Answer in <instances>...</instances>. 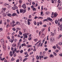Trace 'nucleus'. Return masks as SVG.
Wrapping results in <instances>:
<instances>
[{
    "label": "nucleus",
    "mask_w": 62,
    "mask_h": 62,
    "mask_svg": "<svg viewBox=\"0 0 62 62\" xmlns=\"http://www.w3.org/2000/svg\"><path fill=\"white\" fill-rule=\"evenodd\" d=\"M55 40V39H54V38L53 37H51L50 38V40L51 42H53Z\"/></svg>",
    "instance_id": "obj_1"
},
{
    "label": "nucleus",
    "mask_w": 62,
    "mask_h": 62,
    "mask_svg": "<svg viewBox=\"0 0 62 62\" xmlns=\"http://www.w3.org/2000/svg\"><path fill=\"white\" fill-rule=\"evenodd\" d=\"M0 41L2 43V45H4V39H1L0 40Z\"/></svg>",
    "instance_id": "obj_2"
},
{
    "label": "nucleus",
    "mask_w": 62,
    "mask_h": 62,
    "mask_svg": "<svg viewBox=\"0 0 62 62\" xmlns=\"http://www.w3.org/2000/svg\"><path fill=\"white\" fill-rule=\"evenodd\" d=\"M29 34L28 33V34H24L23 35V36L25 38H27V35H28Z\"/></svg>",
    "instance_id": "obj_3"
},
{
    "label": "nucleus",
    "mask_w": 62,
    "mask_h": 62,
    "mask_svg": "<svg viewBox=\"0 0 62 62\" xmlns=\"http://www.w3.org/2000/svg\"><path fill=\"white\" fill-rule=\"evenodd\" d=\"M47 20H49V21H51V22H52V21H53V20H52V19L50 18L49 17H48L47 18Z\"/></svg>",
    "instance_id": "obj_4"
},
{
    "label": "nucleus",
    "mask_w": 62,
    "mask_h": 62,
    "mask_svg": "<svg viewBox=\"0 0 62 62\" xmlns=\"http://www.w3.org/2000/svg\"><path fill=\"white\" fill-rule=\"evenodd\" d=\"M21 30V28H19V27H18L17 28H16V32H17L19 30Z\"/></svg>",
    "instance_id": "obj_5"
},
{
    "label": "nucleus",
    "mask_w": 62,
    "mask_h": 62,
    "mask_svg": "<svg viewBox=\"0 0 62 62\" xmlns=\"http://www.w3.org/2000/svg\"><path fill=\"white\" fill-rule=\"evenodd\" d=\"M56 13H55L54 14V17H56L58 15Z\"/></svg>",
    "instance_id": "obj_6"
},
{
    "label": "nucleus",
    "mask_w": 62,
    "mask_h": 62,
    "mask_svg": "<svg viewBox=\"0 0 62 62\" xmlns=\"http://www.w3.org/2000/svg\"><path fill=\"white\" fill-rule=\"evenodd\" d=\"M11 50L13 51L12 54H13L14 53V48H11Z\"/></svg>",
    "instance_id": "obj_7"
},
{
    "label": "nucleus",
    "mask_w": 62,
    "mask_h": 62,
    "mask_svg": "<svg viewBox=\"0 0 62 62\" xmlns=\"http://www.w3.org/2000/svg\"><path fill=\"white\" fill-rule=\"evenodd\" d=\"M13 47H14L16 48V44H15L12 45Z\"/></svg>",
    "instance_id": "obj_8"
},
{
    "label": "nucleus",
    "mask_w": 62,
    "mask_h": 62,
    "mask_svg": "<svg viewBox=\"0 0 62 62\" xmlns=\"http://www.w3.org/2000/svg\"><path fill=\"white\" fill-rule=\"evenodd\" d=\"M23 8L24 9H25L26 8V5L25 4H23Z\"/></svg>",
    "instance_id": "obj_9"
},
{
    "label": "nucleus",
    "mask_w": 62,
    "mask_h": 62,
    "mask_svg": "<svg viewBox=\"0 0 62 62\" xmlns=\"http://www.w3.org/2000/svg\"><path fill=\"white\" fill-rule=\"evenodd\" d=\"M2 15L3 16V17H6L7 16V14H6V13H4Z\"/></svg>",
    "instance_id": "obj_10"
},
{
    "label": "nucleus",
    "mask_w": 62,
    "mask_h": 62,
    "mask_svg": "<svg viewBox=\"0 0 62 62\" xmlns=\"http://www.w3.org/2000/svg\"><path fill=\"white\" fill-rule=\"evenodd\" d=\"M49 57L50 58H51V57H52V58H54V55H53L51 54L50 56Z\"/></svg>",
    "instance_id": "obj_11"
},
{
    "label": "nucleus",
    "mask_w": 62,
    "mask_h": 62,
    "mask_svg": "<svg viewBox=\"0 0 62 62\" xmlns=\"http://www.w3.org/2000/svg\"><path fill=\"white\" fill-rule=\"evenodd\" d=\"M15 15H16V16H17V14L15 13H14L12 15V16H15Z\"/></svg>",
    "instance_id": "obj_12"
},
{
    "label": "nucleus",
    "mask_w": 62,
    "mask_h": 62,
    "mask_svg": "<svg viewBox=\"0 0 62 62\" xmlns=\"http://www.w3.org/2000/svg\"><path fill=\"white\" fill-rule=\"evenodd\" d=\"M12 52L10 51V53L9 55L11 56H12Z\"/></svg>",
    "instance_id": "obj_13"
},
{
    "label": "nucleus",
    "mask_w": 62,
    "mask_h": 62,
    "mask_svg": "<svg viewBox=\"0 0 62 62\" xmlns=\"http://www.w3.org/2000/svg\"><path fill=\"white\" fill-rule=\"evenodd\" d=\"M7 15L8 16H9V17H11V16H12V15L10 14H7Z\"/></svg>",
    "instance_id": "obj_14"
},
{
    "label": "nucleus",
    "mask_w": 62,
    "mask_h": 62,
    "mask_svg": "<svg viewBox=\"0 0 62 62\" xmlns=\"http://www.w3.org/2000/svg\"><path fill=\"white\" fill-rule=\"evenodd\" d=\"M24 46H26V45H25V44L24 43L22 44V47H23Z\"/></svg>",
    "instance_id": "obj_15"
},
{
    "label": "nucleus",
    "mask_w": 62,
    "mask_h": 62,
    "mask_svg": "<svg viewBox=\"0 0 62 62\" xmlns=\"http://www.w3.org/2000/svg\"><path fill=\"white\" fill-rule=\"evenodd\" d=\"M38 40V39H34V41H35L36 42Z\"/></svg>",
    "instance_id": "obj_16"
},
{
    "label": "nucleus",
    "mask_w": 62,
    "mask_h": 62,
    "mask_svg": "<svg viewBox=\"0 0 62 62\" xmlns=\"http://www.w3.org/2000/svg\"><path fill=\"white\" fill-rule=\"evenodd\" d=\"M15 21H13L11 23H10V24H13V23H15Z\"/></svg>",
    "instance_id": "obj_17"
},
{
    "label": "nucleus",
    "mask_w": 62,
    "mask_h": 62,
    "mask_svg": "<svg viewBox=\"0 0 62 62\" xmlns=\"http://www.w3.org/2000/svg\"><path fill=\"white\" fill-rule=\"evenodd\" d=\"M43 12L41 11V16H43Z\"/></svg>",
    "instance_id": "obj_18"
},
{
    "label": "nucleus",
    "mask_w": 62,
    "mask_h": 62,
    "mask_svg": "<svg viewBox=\"0 0 62 62\" xmlns=\"http://www.w3.org/2000/svg\"><path fill=\"white\" fill-rule=\"evenodd\" d=\"M16 24L17 25H20V22H16Z\"/></svg>",
    "instance_id": "obj_19"
},
{
    "label": "nucleus",
    "mask_w": 62,
    "mask_h": 62,
    "mask_svg": "<svg viewBox=\"0 0 62 62\" xmlns=\"http://www.w3.org/2000/svg\"><path fill=\"white\" fill-rule=\"evenodd\" d=\"M6 27L7 28L9 27V24H8V23L7 24Z\"/></svg>",
    "instance_id": "obj_20"
},
{
    "label": "nucleus",
    "mask_w": 62,
    "mask_h": 62,
    "mask_svg": "<svg viewBox=\"0 0 62 62\" xmlns=\"http://www.w3.org/2000/svg\"><path fill=\"white\" fill-rule=\"evenodd\" d=\"M23 9H20V13H22L23 12Z\"/></svg>",
    "instance_id": "obj_21"
},
{
    "label": "nucleus",
    "mask_w": 62,
    "mask_h": 62,
    "mask_svg": "<svg viewBox=\"0 0 62 62\" xmlns=\"http://www.w3.org/2000/svg\"><path fill=\"white\" fill-rule=\"evenodd\" d=\"M62 44V42H60L58 44V45H61Z\"/></svg>",
    "instance_id": "obj_22"
},
{
    "label": "nucleus",
    "mask_w": 62,
    "mask_h": 62,
    "mask_svg": "<svg viewBox=\"0 0 62 62\" xmlns=\"http://www.w3.org/2000/svg\"><path fill=\"white\" fill-rule=\"evenodd\" d=\"M51 35H52V36H54V33H53V32H51Z\"/></svg>",
    "instance_id": "obj_23"
},
{
    "label": "nucleus",
    "mask_w": 62,
    "mask_h": 62,
    "mask_svg": "<svg viewBox=\"0 0 62 62\" xmlns=\"http://www.w3.org/2000/svg\"><path fill=\"white\" fill-rule=\"evenodd\" d=\"M41 44V42L39 44H38V45L37 46L38 47H39V46H40V44Z\"/></svg>",
    "instance_id": "obj_24"
},
{
    "label": "nucleus",
    "mask_w": 62,
    "mask_h": 62,
    "mask_svg": "<svg viewBox=\"0 0 62 62\" xmlns=\"http://www.w3.org/2000/svg\"><path fill=\"white\" fill-rule=\"evenodd\" d=\"M32 20V19H29L28 20V22H30V21H31Z\"/></svg>",
    "instance_id": "obj_25"
},
{
    "label": "nucleus",
    "mask_w": 62,
    "mask_h": 62,
    "mask_svg": "<svg viewBox=\"0 0 62 62\" xmlns=\"http://www.w3.org/2000/svg\"><path fill=\"white\" fill-rule=\"evenodd\" d=\"M53 54H54V55H55V56H56L57 55V54L54 52H53Z\"/></svg>",
    "instance_id": "obj_26"
},
{
    "label": "nucleus",
    "mask_w": 62,
    "mask_h": 62,
    "mask_svg": "<svg viewBox=\"0 0 62 62\" xmlns=\"http://www.w3.org/2000/svg\"><path fill=\"white\" fill-rule=\"evenodd\" d=\"M22 2H23V1L22 0H19V3H20V4L22 3Z\"/></svg>",
    "instance_id": "obj_27"
},
{
    "label": "nucleus",
    "mask_w": 62,
    "mask_h": 62,
    "mask_svg": "<svg viewBox=\"0 0 62 62\" xmlns=\"http://www.w3.org/2000/svg\"><path fill=\"white\" fill-rule=\"evenodd\" d=\"M53 48L54 49H56V46H54L53 47Z\"/></svg>",
    "instance_id": "obj_28"
},
{
    "label": "nucleus",
    "mask_w": 62,
    "mask_h": 62,
    "mask_svg": "<svg viewBox=\"0 0 62 62\" xmlns=\"http://www.w3.org/2000/svg\"><path fill=\"white\" fill-rule=\"evenodd\" d=\"M26 12V10H23V12L24 13H25Z\"/></svg>",
    "instance_id": "obj_29"
},
{
    "label": "nucleus",
    "mask_w": 62,
    "mask_h": 62,
    "mask_svg": "<svg viewBox=\"0 0 62 62\" xmlns=\"http://www.w3.org/2000/svg\"><path fill=\"white\" fill-rule=\"evenodd\" d=\"M39 57L40 58H43L44 57L43 56H41V55L39 56Z\"/></svg>",
    "instance_id": "obj_30"
},
{
    "label": "nucleus",
    "mask_w": 62,
    "mask_h": 62,
    "mask_svg": "<svg viewBox=\"0 0 62 62\" xmlns=\"http://www.w3.org/2000/svg\"><path fill=\"white\" fill-rule=\"evenodd\" d=\"M55 23L56 24H57L58 23V21L56 20L55 21Z\"/></svg>",
    "instance_id": "obj_31"
},
{
    "label": "nucleus",
    "mask_w": 62,
    "mask_h": 62,
    "mask_svg": "<svg viewBox=\"0 0 62 62\" xmlns=\"http://www.w3.org/2000/svg\"><path fill=\"white\" fill-rule=\"evenodd\" d=\"M14 55H13L14 56V57H16V53H14L13 54Z\"/></svg>",
    "instance_id": "obj_32"
},
{
    "label": "nucleus",
    "mask_w": 62,
    "mask_h": 62,
    "mask_svg": "<svg viewBox=\"0 0 62 62\" xmlns=\"http://www.w3.org/2000/svg\"><path fill=\"white\" fill-rule=\"evenodd\" d=\"M17 50V48H15V50H14V53L15 52H16V51Z\"/></svg>",
    "instance_id": "obj_33"
},
{
    "label": "nucleus",
    "mask_w": 62,
    "mask_h": 62,
    "mask_svg": "<svg viewBox=\"0 0 62 62\" xmlns=\"http://www.w3.org/2000/svg\"><path fill=\"white\" fill-rule=\"evenodd\" d=\"M20 42H18V43H17V44H18L17 47H19V45H20Z\"/></svg>",
    "instance_id": "obj_34"
},
{
    "label": "nucleus",
    "mask_w": 62,
    "mask_h": 62,
    "mask_svg": "<svg viewBox=\"0 0 62 62\" xmlns=\"http://www.w3.org/2000/svg\"><path fill=\"white\" fill-rule=\"evenodd\" d=\"M19 34H20V35H22V32H21V31H19Z\"/></svg>",
    "instance_id": "obj_35"
},
{
    "label": "nucleus",
    "mask_w": 62,
    "mask_h": 62,
    "mask_svg": "<svg viewBox=\"0 0 62 62\" xmlns=\"http://www.w3.org/2000/svg\"><path fill=\"white\" fill-rule=\"evenodd\" d=\"M47 58H48V57H45L44 59H47Z\"/></svg>",
    "instance_id": "obj_36"
},
{
    "label": "nucleus",
    "mask_w": 62,
    "mask_h": 62,
    "mask_svg": "<svg viewBox=\"0 0 62 62\" xmlns=\"http://www.w3.org/2000/svg\"><path fill=\"white\" fill-rule=\"evenodd\" d=\"M3 31V28H0V32L2 31Z\"/></svg>",
    "instance_id": "obj_37"
},
{
    "label": "nucleus",
    "mask_w": 62,
    "mask_h": 62,
    "mask_svg": "<svg viewBox=\"0 0 62 62\" xmlns=\"http://www.w3.org/2000/svg\"><path fill=\"white\" fill-rule=\"evenodd\" d=\"M13 31H16V29H15L14 28H13Z\"/></svg>",
    "instance_id": "obj_38"
},
{
    "label": "nucleus",
    "mask_w": 62,
    "mask_h": 62,
    "mask_svg": "<svg viewBox=\"0 0 62 62\" xmlns=\"http://www.w3.org/2000/svg\"><path fill=\"white\" fill-rule=\"evenodd\" d=\"M39 57L38 56H37V57H36L37 59V60H38V59H39Z\"/></svg>",
    "instance_id": "obj_39"
},
{
    "label": "nucleus",
    "mask_w": 62,
    "mask_h": 62,
    "mask_svg": "<svg viewBox=\"0 0 62 62\" xmlns=\"http://www.w3.org/2000/svg\"><path fill=\"white\" fill-rule=\"evenodd\" d=\"M2 20H1L0 21V24H2Z\"/></svg>",
    "instance_id": "obj_40"
},
{
    "label": "nucleus",
    "mask_w": 62,
    "mask_h": 62,
    "mask_svg": "<svg viewBox=\"0 0 62 62\" xmlns=\"http://www.w3.org/2000/svg\"><path fill=\"white\" fill-rule=\"evenodd\" d=\"M43 21H44V22H45V21H48V20L47 19H45Z\"/></svg>",
    "instance_id": "obj_41"
},
{
    "label": "nucleus",
    "mask_w": 62,
    "mask_h": 62,
    "mask_svg": "<svg viewBox=\"0 0 62 62\" xmlns=\"http://www.w3.org/2000/svg\"><path fill=\"white\" fill-rule=\"evenodd\" d=\"M23 50H21L20 51V53H21L22 54L23 53Z\"/></svg>",
    "instance_id": "obj_42"
},
{
    "label": "nucleus",
    "mask_w": 62,
    "mask_h": 62,
    "mask_svg": "<svg viewBox=\"0 0 62 62\" xmlns=\"http://www.w3.org/2000/svg\"><path fill=\"white\" fill-rule=\"evenodd\" d=\"M4 24L6 25L7 24V22L5 21L4 22Z\"/></svg>",
    "instance_id": "obj_43"
},
{
    "label": "nucleus",
    "mask_w": 62,
    "mask_h": 62,
    "mask_svg": "<svg viewBox=\"0 0 62 62\" xmlns=\"http://www.w3.org/2000/svg\"><path fill=\"white\" fill-rule=\"evenodd\" d=\"M28 25H30V23H31L30 22H28Z\"/></svg>",
    "instance_id": "obj_44"
},
{
    "label": "nucleus",
    "mask_w": 62,
    "mask_h": 62,
    "mask_svg": "<svg viewBox=\"0 0 62 62\" xmlns=\"http://www.w3.org/2000/svg\"><path fill=\"white\" fill-rule=\"evenodd\" d=\"M3 48L4 49H5L6 48V46H3Z\"/></svg>",
    "instance_id": "obj_45"
},
{
    "label": "nucleus",
    "mask_w": 62,
    "mask_h": 62,
    "mask_svg": "<svg viewBox=\"0 0 62 62\" xmlns=\"http://www.w3.org/2000/svg\"><path fill=\"white\" fill-rule=\"evenodd\" d=\"M44 9L45 10H46H46H47V8H44Z\"/></svg>",
    "instance_id": "obj_46"
},
{
    "label": "nucleus",
    "mask_w": 62,
    "mask_h": 62,
    "mask_svg": "<svg viewBox=\"0 0 62 62\" xmlns=\"http://www.w3.org/2000/svg\"><path fill=\"white\" fill-rule=\"evenodd\" d=\"M12 9H13V10H15L16 9L15 7L13 8V7L12 8Z\"/></svg>",
    "instance_id": "obj_47"
},
{
    "label": "nucleus",
    "mask_w": 62,
    "mask_h": 62,
    "mask_svg": "<svg viewBox=\"0 0 62 62\" xmlns=\"http://www.w3.org/2000/svg\"><path fill=\"white\" fill-rule=\"evenodd\" d=\"M36 48H35L34 49H33V51L34 52H35V51H36Z\"/></svg>",
    "instance_id": "obj_48"
},
{
    "label": "nucleus",
    "mask_w": 62,
    "mask_h": 62,
    "mask_svg": "<svg viewBox=\"0 0 62 62\" xmlns=\"http://www.w3.org/2000/svg\"><path fill=\"white\" fill-rule=\"evenodd\" d=\"M34 6L33 5H32L31 7V8H32H32H34Z\"/></svg>",
    "instance_id": "obj_49"
},
{
    "label": "nucleus",
    "mask_w": 62,
    "mask_h": 62,
    "mask_svg": "<svg viewBox=\"0 0 62 62\" xmlns=\"http://www.w3.org/2000/svg\"><path fill=\"white\" fill-rule=\"evenodd\" d=\"M58 48V50H60L61 49V48H60V47L59 46L58 48Z\"/></svg>",
    "instance_id": "obj_50"
},
{
    "label": "nucleus",
    "mask_w": 62,
    "mask_h": 62,
    "mask_svg": "<svg viewBox=\"0 0 62 62\" xmlns=\"http://www.w3.org/2000/svg\"><path fill=\"white\" fill-rule=\"evenodd\" d=\"M19 52H20V50H18V51H17L16 52V53H18Z\"/></svg>",
    "instance_id": "obj_51"
},
{
    "label": "nucleus",
    "mask_w": 62,
    "mask_h": 62,
    "mask_svg": "<svg viewBox=\"0 0 62 62\" xmlns=\"http://www.w3.org/2000/svg\"><path fill=\"white\" fill-rule=\"evenodd\" d=\"M39 24H40L41 25V24H42V22H39Z\"/></svg>",
    "instance_id": "obj_52"
},
{
    "label": "nucleus",
    "mask_w": 62,
    "mask_h": 62,
    "mask_svg": "<svg viewBox=\"0 0 62 62\" xmlns=\"http://www.w3.org/2000/svg\"><path fill=\"white\" fill-rule=\"evenodd\" d=\"M31 17H32V16L31 15H30L29 16V18H31Z\"/></svg>",
    "instance_id": "obj_53"
},
{
    "label": "nucleus",
    "mask_w": 62,
    "mask_h": 62,
    "mask_svg": "<svg viewBox=\"0 0 62 62\" xmlns=\"http://www.w3.org/2000/svg\"><path fill=\"white\" fill-rule=\"evenodd\" d=\"M34 23L35 25H36L37 24V23H36V21L34 22Z\"/></svg>",
    "instance_id": "obj_54"
},
{
    "label": "nucleus",
    "mask_w": 62,
    "mask_h": 62,
    "mask_svg": "<svg viewBox=\"0 0 62 62\" xmlns=\"http://www.w3.org/2000/svg\"><path fill=\"white\" fill-rule=\"evenodd\" d=\"M56 53H57L59 51V50H55Z\"/></svg>",
    "instance_id": "obj_55"
},
{
    "label": "nucleus",
    "mask_w": 62,
    "mask_h": 62,
    "mask_svg": "<svg viewBox=\"0 0 62 62\" xmlns=\"http://www.w3.org/2000/svg\"><path fill=\"white\" fill-rule=\"evenodd\" d=\"M50 27H48V31H50Z\"/></svg>",
    "instance_id": "obj_56"
},
{
    "label": "nucleus",
    "mask_w": 62,
    "mask_h": 62,
    "mask_svg": "<svg viewBox=\"0 0 62 62\" xmlns=\"http://www.w3.org/2000/svg\"><path fill=\"white\" fill-rule=\"evenodd\" d=\"M60 22H62V18H61L60 19Z\"/></svg>",
    "instance_id": "obj_57"
},
{
    "label": "nucleus",
    "mask_w": 62,
    "mask_h": 62,
    "mask_svg": "<svg viewBox=\"0 0 62 62\" xmlns=\"http://www.w3.org/2000/svg\"><path fill=\"white\" fill-rule=\"evenodd\" d=\"M33 9V10H35V11H36V8H34Z\"/></svg>",
    "instance_id": "obj_58"
},
{
    "label": "nucleus",
    "mask_w": 62,
    "mask_h": 62,
    "mask_svg": "<svg viewBox=\"0 0 62 62\" xmlns=\"http://www.w3.org/2000/svg\"><path fill=\"white\" fill-rule=\"evenodd\" d=\"M14 60H15V59H11V60L12 61H14Z\"/></svg>",
    "instance_id": "obj_59"
},
{
    "label": "nucleus",
    "mask_w": 62,
    "mask_h": 62,
    "mask_svg": "<svg viewBox=\"0 0 62 62\" xmlns=\"http://www.w3.org/2000/svg\"><path fill=\"white\" fill-rule=\"evenodd\" d=\"M28 39H29V40H31V38H30Z\"/></svg>",
    "instance_id": "obj_60"
},
{
    "label": "nucleus",
    "mask_w": 62,
    "mask_h": 62,
    "mask_svg": "<svg viewBox=\"0 0 62 62\" xmlns=\"http://www.w3.org/2000/svg\"><path fill=\"white\" fill-rule=\"evenodd\" d=\"M7 21L8 23V22H9V20L8 19H7Z\"/></svg>",
    "instance_id": "obj_61"
},
{
    "label": "nucleus",
    "mask_w": 62,
    "mask_h": 62,
    "mask_svg": "<svg viewBox=\"0 0 62 62\" xmlns=\"http://www.w3.org/2000/svg\"><path fill=\"white\" fill-rule=\"evenodd\" d=\"M59 55L60 56H62V54H59Z\"/></svg>",
    "instance_id": "obj_62"
},
{
    "label": "nucleus",
    "mask_w": 62,
    "mask_h": 62,
    "mask_svg": "<svg viewBox=\"0 0 62 62\" xmlns=\"http://www.w3.org/2000/svg\"><path fill=\"white\" fill-rule=\"evenodd\" d=\"M45 50L46 51H47L48 50V48H46L45 49Z\"/></svg>",
    "instance_id": "obj_63"
},
{
    "label": "nucleus",
    "mask_w": 62,
    "mask_h": 62,
    "mask_svg": "<svg viewBox=\"0 0 62 62\" xmlns=\"http://www.w3.org/2000/svg\"><path fill=\"white\" fill-rule=\"evenodd\" d=\"M19 60L18 59L16 60V62H19Z\"/></svg>",
    "instance_id": "obj_64"
}]
</instances>
